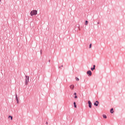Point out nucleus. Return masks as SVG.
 Listing matches in <instances>:
<instances>
[{"instance_id": "obj_20", "label": "nucleus", "mask_w": 125, "mask_h": 125, "mask_svg": "<svg viewBox=\"0 0 125 125\" xmlns=\"http://www.w3.org/2000/svg\"><path fill=\"white\" fill-rule=\"evenodd\" d=\"M97 24H100V22H98Z\"/></svg>"}, {"instance_id": "obj_15", "label": "nucleus", "mask_w": 125, "mask_h": 125, "mask_svg": "<svg viewBox=\"0 0 125 125\" xmlns=\"http://www.w3.org/2000/svg\"><path fill=\"white\" fill-rule=\"evenodd\" d=\"M91 45H92V44H91V43H90L89 45V48H91Z\"/></svg>"}, {"instance_id": "obj_11", "label": "nucleus", "mask_w": 125, "mask_h": 125, "mask_svg": "<svg viewBox=\"0 0 125 125\" xmlns=\"http://www.w3.org/2000/svg\"><path fill=\"white\" fill-rule=\"evenodd\" d=\"M73 104H74V108H77V105L76 104V102H74Z\"/></svg>"}, {"instance_id": "obj_5", "label": "nucleus", "mask_w": 125, "mask_h": 125, "mask_svg": "<svg viewBox=\"0 0 125 125\" xmlns=\"http://www.w3.org/2000/svg\"><path fill=\"white\" fill-rule=\"evenodd\" d=\"M87 75H89V76H91L92 75V73L91 72V71L88 70L87 71Z\"/></svg>"}, {"instance_id": "obj_6", "label": "nucleus", "mask_w": 125, "mask_h": 125, "mask_svg": "<svg viewBox=\"0 0 125 125\" xmlns=\"http://www.w3.org/2000/svg\"><path fill=\"white\" fill-rule=\"evenodd\" d=\"M16 100L18 104L19 103V100L18 99V97L17 96V94H16Z\"/></svg>"}, {"instance_id": "obj_4", "label": "nucleus", "mask_w": 125, "mask_h": 125, "mask_svg": "<svg viewBox=\"0 0 125 125\" xmlns=\"http://www.w3.org/2000/svg\"><path fill=\"white\" fill-rule=\"evenodd\" d=\"M98 104H99V102H98V101H96L94 103V106H96V107H97V106H98Z\"/></svg>"}, {"instance_id": "obj_24", "label": "nucleus", "mask_w": 125, "mask_h": 125, "mask_svg": "<svg viewBox=\"0 0 125 125\" xmlns=\"http://www.w3.org/2000/svg\"><path fill=\"white\" fill-rule=\"evenodd\" d=\"M0 1H1V0H0Z\"/></svg>"}, {"instance_id": "obj_17", "label": "nucleus", "mask_w": 125, "mask_h": 125, "mask_svg": "<svg viewBox=\"0 0 125 125\" xmlns=\"http://www.w3.org/2000/svg\"><path fill=\"white\" fill-rule=\"evenodd\" d=\"M74 95L76 96V95H77V93H74Z\"/></svg>"}, {"instance_id": "obj_9", "label": "nucleus", "mask_w": 125, "mask_h": 125, "mask_svg": "<svg viewBox=\"0 0 125 125\" xmlns=\"http://www.w3.org/2000/svg\"><path fill=\"white\" fill-rule=\"evenodd\" d=\"M103 117L104 119H107V116H106V115L104 114L103 115Z\"/></svg>"}, {"instance_id": "obj_10", "label": "nucleus", "mask_w": 125, "mask_h": 125, "mask_svg": "<svg viewBox=\"0 0 125 125\" xmlns=\"http://www.w3.org/2000/svg\"><path fill=\"white\" fill-rule=\"evenodd\" d=\"M75 80L77 82H79L80 81V79H79V78H78V77H75Z\"/></svg>"}, {"instance_id": "obj_13", "label": "nucleus", "mask_w": 125, "mask_h": 125, "mask_svg": "<svg viewBox=\"0 0 125 125\" xmlns=\"http://www.w3.org/2000/svg\"><path fill=\"white\" fill-rule=\"evenodd\" d=\"M10 118L11 120H12L13 119V117H12V116H9V118Z\"/></svg>"}, {"instance_id": "obj_19", "label": "nucleus", "mask_w": 125, "mask_h": 125, "mask_svg": "<svg viewBox=\"0 0 125 125\" xmlns=\"http://www.w3.org/2000/svg\"><path fill=\"white\" fill-rule=\"evenodd\" d=\"M46 125H48V122H46Z\"/></svg>"}, {"instance_id": "obj_18", "label": "nucleus", "mask_w": 125, "mask_h": 125, "mask_svg": "<svg viewBox=\"0 0 125 125\" xmlns=\"http://www.w3.org/2000/svg\"><path fill=\"white\" fill-rule=\"evenodd\" d=\"M93 68L95 69V65H93Z\"/></svg>"}, {"instance_id": "obj_16", "label": "nucleus", "mask_w": 125, "mask_h": 125, "mask_svg": "<svg viewBox=\"0 0 125 125\" xmlns=\"http://www.w3.org/2000/svg\"><path fill=\"white\" fill-rule=\"evenodd\" d=\"M74 98H75V99L78 98V96H77V95H76V96H74Z\"/></svg>"}, {"instance_id": "obj_1", "label": "nucleus", "mask_w": 125, "mask_h": 125, "mask_svg": "<svg viewBox=\"0 0 125 125\" xmlns=\"http://www.w3.org/2000/svg\"><path fill=\"white\" fill-rule=\"evenodd\" d=\"M38 14V11L36 10L32 11L30 13V15L33 16V15H37Z\"/></svg>"}, {"instance_id": "obj_22", "label": "nucleus", "mask_w": 125, "mask_h": 125, "mask_svg": "<svg viewBox=\"0 0 125 125\" xmlns=\"http://www.w3.org/2000/svg\"><path fill=\"white\" fill-rule=\"evenodd\" d=\"M49 62H50V60H49Z\"/></svg>"}, {"instance_id": "obj_14", "label": "nucleus", "mask_w": 125, "mask_h": 125, "mask_svg": "<svg viewBox=\"0 0 125 125\" xmlns=\"http://www.w3.org/2000/svg\"><path fill=\"white\" fill-rule=\"evenodd\" d=\"M91 71H93L94 70H95V68L94 67H91Z\"/></svg>"}, {"instance_id": "obj_21", "label": "nucleus", "mask_w": 125, "mask_h": 125, "mask_svg": "<svg viewBox=\"0 0 125 125\" xmlns=\"http://www.w3.org/2000/svg\"><path fill=\"white\" fill-rule=\"evenodd\" d=\"M41 54H42V50H41Z\"/></svg>"}, {"instance_id": "obj_25", "label": "nucleus", "mask_w": 125, "mask_h": 125, "mask_svg": "<svg viewBox=\"0 0 125 125\" xmlns=\"http://www.w3.org/2000/svg\"><path fill=\"white\" fill-rule=\"evenodd\" d=\"M62 67H63V65H62Z\"/></svg>"}, {"instance_id": "obj_2", "label": "nucleus", "mask_w": 125, "mask_h": 125, "mask_svg": "<svg viewBox=\"0 0 125 125\" xmlns=\"http://www.w3.org/2000/svg\"><path fill=\"white\" fill-rule=\"evenodd\" d=\"M29 79L30 77L27 75L25 76V84H28V83H29Z\"/></svg>"}, {"instance_id": "obj_3", "label": "nucleus", "mask_w": 125, "mask_h": 125, "mask_svg": "<svg viewBox=\"0 0 125 125\" xmlns=\"http://www.w3.org/2000/svg\"><path fill=\"white\" fill-rule=\"evenodd\" d=\"M88 107L89 108H91L92 107V104L90 101H88Z\"/></svg>"}, {"instance_id": "obj_8", "label": "nucleus", "mask_w": 125, "mask_h": 125, "mask_svg": "<svg viewBox=\"0 0 125 125\" xmlns=\"http://www.w3.org/2000/svg\"><path fill=\"white\" fill-rule=\"evenodd\" d=\"M110 113H111V114H113V113H114V109H113V108H111V109H110Z\"/></svg>"}, {"instance_id": "obj_7", "label": "nucleus", "mask_w": 125, "mask_h": 125, "mask_svg": "<svg viewBox=\"0 0 125 125\" xmlns=\"http://www.w3.org/2000/svg\"><path fill=\"white\" fill-rule=\"evenodd\" d=\"M75 87V85H74L73 84H72L70 86V89H71V90H73V89H74Z\"/></svg>"}, {"instance_id": "obj_23", "label": "nucleus", "mask_w": 125, "mask_h": 125, "mask_svg": "<svg viewBox=\"0 0 125 125\" xmlns=\"http://www.w3.org/2000/svg\"><path fill=\"white\" fill-rule=\"evenodd\" d=\"M59 68H61V66H60Z\"/></svg>"}, {"instance_id": "obj_12", "label": "nucleus", "mask_w": 125, "mask_h": 125, "mask_svg": "<svg viewBox=\"0 0 125 125\" xmlns=\"http://www.w3.org/2000/svg\"><path fill=\"white\" fill-rule=\"evenodd\" d=\"M88 24V21H85V25H87Z\"/></svg>"}]
</instances>
